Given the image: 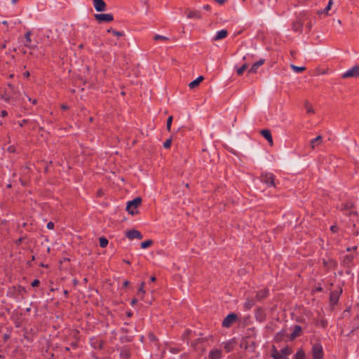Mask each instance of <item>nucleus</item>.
Wrapping results in <instances>:
<instances>
[{
  "mask_svg": "<svg viewBox=\"0 0 359 359\" xmlns=\"http://www.w3.org/2000/svg\"><path fill=\"white\" fill-rule=\"evenodd\" d=\"M332 4H333V0H329V2H328L327 5L330 6L332 7Z\"/></svg>",
  "mask_w": 359,
  "mask_h": 359,
  "instance_id": "0e129e2a",
  "label": "nucleus"
},
{
  "mask_svg": "<svg viewBox=\"0 0 359 359\" xmlns=\"http://www.w3.org/2000/svg\"><path fill=\"white\" fill-rule=\"evenodd\" d=\"M128 285H129V281L128 280H125L124 283H123V286L124 287H127Z\"/></svg>",
  "mask_w": 359,
  "mask_h": 359,
  "instance_id": "bf43d9fd",
  "label": "nucleus"
},
{
  "mask_svg": "<svg viewBox=\"0 0 359 359\" xmlns=\"http://www.w3.org/2000/svg\"><path fill=\"white\" fill-rule=\"evenodd\" d=\"M330 230L333 232V233H335L337 230H338V227L336 226V225H333L330 227Z\"/></svg>",
  "mask_w": 359,
  "mask_h": 359,
  "instance_id": "c03bdc74",
  "label": "nucleus"
},
{
  "mask_svg": "<svg viewBox=\"0 0 359 359\" xmlns=\"http://www.w3.org/2000/svg\"><path fill=\"white\" fill-rule=\"evenodd\" d=\"M100 241V245L101 248H105L108 245V240L104 237H101L99 239Z\"/></svg>",
  "mask_w": 359,
  "mask_h": 359,
  "instance_id": "c85d7f7f",
  "label": "nucleus"
},
{
  "mask_svg": "<svg viewBox=\"0 0 359 359\" xmlns=\"http://www.w3.org/2000/svg\"><path fill=\"white\" fill-rule=\"evenodd\" d=\"M255 317L259 322H262L266 319V315L262 309H257Z\"/></svg>",
  "mask_w": 359,
  "mask_h": 359,
  "instance_id": "dca6fc26",
  "label": "nucleus"
},
{
  "mask_svg": "<svg viewBox=\"0 0 359 359\" xmlns=\"http://www.w3.org/2000/svg\"><path fill=\"white\" fill-rule=\"evenodd\" d=\"M186 12L187 13V18L189 19H191V18L201 19V15L199 11L187 9Z\"/></svg>",
  "mask_w": 359,
  "mask_h": 359,
  "instance_id": "9b49d317",
  "label": "nucleus"
},
{
  "mask_svg": "<svg viewBox=\"0 0 359 359\" xmlns=\"http://www.w3.org/2000/svg\"><path fill=\"white\" fill-rule=\"evenodd\" d=\"M255 300L252 298H247L244 303V307L245 309L249 310L255 305Z\"/></svg>",
  "mask_w": 359,
  "mask_h": 359,
  "instance_id": "5701e85b",
  "label": "nucleus"
},
{
  "mask_svg": "<svg viewBox=\"0 0 359 359\" xmlns=\"http://www.w3.org/2000/svg\"><path fill=\"white\" fill-rule=\"evenodd\" d=\"M203 8L206 11H209L210 9V6L209 5H205L203 6Z\"/></svg>",
  "mask_w": 359,
  "mask_h": 359,
  "instance_id": "13d9d810",
  "label": "nucleus"
},
{
  "mask_svg": "<svg viewBox=\"0 0 359 359\" xmlns=\"http://www.w3.org/2000/svg\"><path fill=\"white\" fill-rule=\"evenodd\" d=\"M31 31H28L26 32L25 37L27 41V43L25 44V46L29 48H34L36 47V46H32L30 44L31 42Z\"/></svg>",
  "mask_w": 359,
  "mask_h": 359,
  "instance_id": "4be33fe9",
  "label": "nucleus"
},
{
  "mask_svg": "<svg viewBox=\"0 0 359 359\" xmlns=\"http://www.w3.org/2000/svg\"><path fill=\"white\" fill-rule=\"evenodd\" d=\"M353 208V205L350 203V205L347 204L345 205L346 209H351Z\"/></svg>",
  "mask_w": 359,
  "mask_h": 359,
  "instance_id": "864d4df0",
  "label": "nucleus"
},
{
  "mask_svg": "<svg viewBox=\"0 0 359 359\" xmlns=\"http://www.w3.org/2000/svg\"><path fill=\"white\" fill-rule=\"evenodd\" d=\"M7 114H7V112H6L5 110L1 111V116H2L3 117H4V116H7Z\"/></svg>",
  "mask_w": 359,
  "mask_h": 359,
  "instance_id": "4d7b16f0",
  "label": "nucleus"
},
{
  "mask_svg": "<svg viewBox=\"0 0 359 359\" xmlns=\"http://www.w3.org/2000/svg\"><path fill=\"white\" fill-rule=\"evenodd\" d=\"M264 59H260L259 61L255 62L252 65L250 69L249 70V72L255 73L257 72V68L262 65L264 63Z\"/></svg>",
  "mask_w": 359,
  "mask_h": 359,
  "instance_id": "f3484780",
  "label": "nucleus"
},
{
  "mask_svg": "<svg viewBox=\"0 0 359 359\" xmlns=\"http://www.w3.org/2000/svg\"><path fill=\"white\" fill-rule=\"evenodd\" d=\"M0 99L4 100L6 102H10L11 100L15 99V97H11L7 91H5L4 93L0 95ZM17 98L15 97V100Z\"/></svg>",
  "mask_w": 359,
  "mask_h": 359,
  "instance_id": "b1692460",
  "label": "nucleus"
},
{
  "mask_svg": "<svg viewBox=\"0 0 359 359\" xmlns=\"http://www.w3.org/2000/svg\"><path fill=\"white\" fill-rule=\"evenodd\" d=\"M104 194V192L102 189H99L97 192V196H102Z\"/></svg>",
  "mask_w": 359,
  "mask_h": 359,
  "instance_id": "49530a36",
  "label": "nucleus"
},
{
  "mask_svg": "<svg viewBox=\"0 0 359 359\" xmlns=\"http://www.w3.org/2000/svg\"><path fill=\"white\" fill-rule=\"evenodd\" d=\"M112 34L117 36H123V34L122 32H120L118 31L113 30Z\"/></svg>",
  "mask_w": 359,
  "mask_h": 359,
  "instance_id": "a19ab883",
  "label": "nucleus"
},
{
  "mask_svg": "<svg viewBox=\"0 0 359 359\" xmlns=\"http://www.w3.org/2000/svg\"><path fill=\"white\" fill-rule=\"evenodd\" d=\"M132 315H133V313H132V312H130V311H129V312H128V313H127V316H128V317H131V316H132Z\"/></svg>",
  "mask_w": 359,
  "mask_h": 359,
  "instance_id": "774afa93",
  "label": "nucleus"
},
{
  "mask_svg": "<svg viewBox=\"0 0 359 359\" xmlns=\"http://www.w3.org/2000/svg\"><path fill=\"white\" fill-rule=\"evenodd\" d=\"M261 180L263 182L266 184H270L273 187L275 186L274 177L271 174L262 175Z\"/></svg>",
  "mask_w": 359,
  "mask_h": 359,
  "instance_id": "9d476101",
  "label": "nucleus"
},
{
  "mask_svg": "<svg viewBox=\"0 0 359 359\" xmlns=\"http://www.w3.org/2000/svg\"><path fill=\"white\" fill-rule=\"evenodd\" d=\"M22 240H23V238H20L18 239V240L16 241V244H17V245H20V244L22 243Z\"/></svg>",
  "mask_w": 359,
  "mask_h": 359,
  "instance_id": "5fc2aeb1",
  "label": "nucleus"
},
{
  "mask_svg": "<svg viewBox=\"0 0 359 359\" xmlns=\"http://www.w3.org/2000/svg\"><path fill=\"white\" fill-rule=\"evenodd\" d=\"M94 18L99 23L110 22L114 20V16L111 13H97L94 15Z\"/></svg>",
  "mask_w": 359,
  "mask_h": 359,
  "instance_id": "f03ea898",
  "label": "nucleus"
},
{
  "mask_svg": "<svg viewBox=\"0 0 359 359\" xmlns=\"http://www.w3.org/2000/svg\"><path fill=\"white\" fill-rule=\"evenodd\" d=\"M28 100H29V101H32V103H33L34 104H35L37 102V100H32L30 97H29V98H28Z\"/></svg>",
  "mask_w": 359,
  "mask_h": 359,
  "instance_id": "680f3d73",
  "label": "nucleus"
},
{
  "mask_svg": "<svg viewBox=\"0 0 359 359\" xmlns=\"http://www.w3.org/2000/svg\"><path fill=\"white\" fill-rule=\"evenodd\" d=\"M93 6L97 12H104L107 9V4L104 0H93Z\"/></svg>",
  "mask_w": 359,
  "mask_h": 359,
  "instance_id": "0eeeda50",
  "label": "nucleus"
},
{
  "mask_svg": "<svg viewBox=\"0 0 359 359\" xmlns=\"http://www.w3.org/2000/svg\"><path fill=\"white\" fill-rule=\"evenodd\" d=\"M137 299L134 298L131 301V305L134 306V305H135L137 304Z\"/></svg>",
  "mask_w": 359,
  "mask_h": 359,
  "instance_id": "603ef678",
  "label": "nucleus"
},
{
  "mask_svg": "<svg viewBox=\"0 0 359 359\" xmlns=\"http://www.w3.org/2000/svg\"><path fill=\"white\" fill-rule=\"evenodd\" d=\"M269 290L266 289L260 290L257 292L256 298L258 300H262L263 299L266 298L268 295Z\"/></svg>",
  "mask_w": 359,
  "mask_h": 359,
  "instance_id": "6ab92c4d",
  "label": "nucleus"
},
{
  "mask_svg": "<svg viewBox=\"0 0 359 359\" xmlns=\"http://www.w3.org/2000/svg\"><path fill=\"white\" fill-rule=\"evenodd\" d=\"M172 119L173 118L172 116H170L167 119L166 128L168 131H170Z\"/></svg>",
  "mask_w": 359,
  "mask_h": 359,
  "instance_id": "7c9ffc66",
  "label": "nucleus"
},
{
  "mask_svg": "<svg viewBox=\"0 0 359 359\" xmlns=\"http://www.w3.org/2000/svg\"><path fill=\"white\" fill-rule=\"evenodd\" d=\"M294 359H305V353L302 349H299L297 352Z\"/></svg>",
  "mask_w": 359,
  "mask_h": 359,
  "instance_id": "a878e982",
  "label": "nucleus"
},
{
  "mask_svg": "<svg viewBox=\"0 0 359 359\" xmlns=\"http://www.w3.org/2000/svg\"><path fill=\"white\" fill-rule=\"evenodd\" d=\"M313 359H322L323 355V348L320 344H315L312 348Z\"/></svg>",
  "mask_w": 359,
  "mask_h": 359,
  "instance_id": "39448f33",
  "label": "nucleus"
},
{
  "mask_svg": "<svg viewBox=\"0 0 359 359\" xmlns=\"http://www.w3.org/2000/svg\"><path fill=\"white\" fill-rule=\"evenodd\" d=\"M215 1L220 5L224 4L226 1V0H215Z\"/></svg>",
  "mask_w": 359,
  "mask_h": 359,
  "instance_id": "09e8293b",
  "label": "nucleus"
},
{
  "mask_svg": "<svg viewBox=\"0 0 359 359\" xmlns=\"http://www.w3.org/2000/svg\"><path fill=\"white\" fill-rule=\"evenodd\" d=\"M47 228L48 229H53L54 228V223L52 222H49L48 224H47Z\"/></svg>",
  "mask_w": 359,
  "mask_h": 359,
  "instance_id": "79ce46f5",
  "label": "nucleus"
},
{
  "mask_svg": "<svg viewBox=\"0 0 359 359\" xmlns=\"http://www.w3.org/2000/svg\"><path fill=\"white\" fill-rule=\"evenodd\" d=\"M330 9H331V6L327 5L323 11H318V14L320 15V14L324 13L325 15H328V12Z\"/></svg>",
  "mask_w": 359,
  "mask_h": 359,
  "instance_id": "473e14b6",
  "label": "nucleus"
},
{
  "mask_svg": "<svg viewBox=\"0 0 359 359\" xmlns=\"http://www.w3.org/2000/svg\"><path fill=\"white\" fill-rule=\"evenodd\" d=\"M291 353V351L288 348H285L281 350L280 352H278L276 349H273L272 353V357L273 359H288L287 355Z\"/></svg>",
  "mask_w": 359,
  "mask_h": 359,
  "instance_id": "7ed1b4c3",
  "label": "nucleus"
},
{
  "mask_svg": "<svg viewBox=\"0 0 359 359\" xmlns=\"http://www.w3.org/2000/svg\"><path fill=\"white\" fill-rule=\"evenodd\" d=\"M227 34H228V32L226 30H225V29L221 30L217 33L216 36L214 38V40L219 41L220 39H222L225 38L227 36Z\"/></svg>",
  "mask_w": 359,
  "mask_h": 359,
  "instance_id": "412c9836",
  "label": "nucleus"
},
{
  "mask_svg": "<svg viewBox=\"0 0 359 359\" xmlns=\"http://www.w3.org/2000/svg\"><path fill=\"white\" fill-rule=\"evenodd\" d=\"M154 39L156 40V41H157V40L167 41V40H168V38L166 37V36H161V35L157 34V35H156L154 36Z\"/></svg>",
  "mask_w": 359,
  "mask_h": 359,
  "instance_id": "72a5a7b5",
  "label": "nucleus"
},
{
  "mask_svg": "<svg viewBox=\"0 0 359 359\" xmlns=\"http://www.w3.org/2000/svg\"><path fill=\"white\" fill-rule=\"evenodd\" d=\"M305 105L308 113H313L314 111L313 109L312 106L310 104L306 102Z\"/></svg>",
  "mask_w": 359,
  "mask_h": 359,
  "instance_id": "e433bc0d",
  "label": "nucleus"
},
{
  "mask_svg": "<svg viewBox=\"0 0 359 359\" xmlns=\"http://www.w3.org/2000/svg\"><path fill=\"white\" fill-rule=\"evenodd\" d=\"M150 280H151V282H155L156 281V277L155 276H151L150 278Z\"/></svg>",
  "mask_w": 359,
  "mask_h": 359,
  "instance_id": "e2e57ef3",
  "label": "nucleus"
},
{
  "mask_svg": "<svg viewBox=\"0 0 359 359\" xmlns=\"http://www.w3.org/2000/svg\"><path fill=\"white\" fill-rule=\"evenodd\" d=\"M40 282L38 279H35L31 284L32 287H37L39 286Z\"/></svg>",
  "mask_w": 359,
  "mask_h": 359,
  "instance_id": "ea45409f",
  "label": "nucleus"
},
{
  "mask_svg": "<svg viewBox=\"0 0 359 359\" xmlns=\"http://www.w3.org/2000/svg\"><path fill=\"white\" fill-rule=\"evenodd\" d=\"M141 203L142 198L140 197H136L133 200L130 201L127 203L126 210L128 212L129 214L132 215L137 214L138 212L135 210H130V207H133V208L136 209L141 205Z\"/></svg>",
  "mask_w": 359,
  "mask_h": 359,
  "instance_id": "f257e3e1",
  "label": "nucleus"
},
{
  "mask_svg": "<svg viewBox=\"0 0 359 359\" xmlns=\"http://www.w3.org/2000/svg\"><path fill=\"white\" fill-rule=\"evenodd\" d=\"M248 64H244L241 67L237 69V74L239 76L241 75L243 73V72L248 68Z\"/></svg>",
  "mask_w": 359,
  "mask_h": 359,
  "instance_id": "2f4dec72",
  "label": "nucleus"
},
{
  "mask_svg": "<svg viewBox=\"0 0 359 359\" xmlns=\"http://www.w3.org/2000/svg\"><path fill=\"white\" fill-rule=\"evenodd\" d=\"M153 244L152 240H147L142 243H141V248H147L150 247Z\"/></svg>",
  "mask_w": 359,
  "mask_h": 359,
  "instance_id": "bb28decb",
  "label": "nucleus"
},
{
  "mask_svg": "<svg viewBox=\"0 0 359 359\" xmlns=\"http://www.w3.org/2000/svg\"><path fill=\"white\" fill-rule=\"evenodd\" d=\"M125 339H126V341H130L131 340V339H132V337H131V336H127V335H126V336L125 337Z\"/></svg>",
  "mask_w": 359,
  "mask_h": 359,
  "instance_id": "6e6d98bb",
  "label": "nucleus"
},
{
  "mask_svg": "<svg viewBox=\"0 0 359 359\" xmlns=\"http://www.w3.org/2000/svg\"><path fill=\"white\" fill-rule=\"evenodd\" d=\"M290 67L296 72H302L306 69L304 67H297L294 65H291Z\"/></svg>",
  "mask_w": 359,
  "mask_h": 359,
  "instance_id": "c756f323",
  "label": "nucleus"
},
{
  "mask_svg": "<svg viewBox=\"0 0 359 359\" xmlns=\"http://www.w3.org/2000/svg\"><path fill=\"white\" fill-rule=\"evenodd\" d=\"M322 136L318 135L316 138L311 140V147L314 149L316 146L319 145L322 143Z\"/></svg>",
  "mask_w": 359,
  "mask_h": 359,
  "instance_id": "aec40b11",
  "label": "nucleus"
},
{
  "mask_svg": "<svg viewBox=\"0 0 359 359\" xmlns=\"http://www.w3.org/2000/svg\"><path fill=\"white\" fill-rule=\"evenodd\" d=\"M358 249V247L355 245V246H353L352 248H348L346 249V250L348 252V251H351V250H353L354 252H355V255H356V250Z\"/></svg>",
  "mask_w": 359,
  "mask_h": 359,
  "instance_id": "37998d69",
  "label": "nucleus"
},
{
  "mask_svg": "<svg viewBox=\"0 0 359 359\" xmlns=\"http://www.w3.org/2000/svg\"><path fill=\"white\" fill-rule=\"evenodd\" d=\"M342 292V289L339 288L338 290L332 291L330 295V301L332 304H336L338 302L339 295Z\"/></svg>",
  "mask_w": 359,
  "mask_h": 359,
  "instance_id": "1a4fd4ad",
  "label": "nucleus"
},
{
  "mask_svg": "<svg viewBox=\"0 0 359 359\" xmlns=\"http://www.w3.org/2000/svg\"><path fill=\"white\" fill-rule=\"evenodd\" d=\"M29 75H30V74H29V72H25V73H24V76H25V77H29Z\"/></svg>",
  "mask_w": 359,
  "mask_h": 359,
  "instance_id": "052dcab7",
  "label": "nucleus"
},
{
  "mask_svg": "<svg viewBox=\"0 0 359 359\" xmlns=\"http://www.w3.org/2000/svg\"><path fill=\"white\" fill-rule=\"evenodd\" d=\"M222 351L219 349L212 350L209 354V359H219Z\"/></svg>",
  "mask_w": 359,
  "mask_h": 359,
  "instance_id": "a211bd4d",
  "label": "nucleus"
},
{
  "mask_svg": "<svg viewBox=\"0 0 359 359\" xmlns=\"http://www.w3.org/2000/svg\"><path fill=\"white\" fill-rule=\"evenodd\" d=\"M149 339H150L151 340H153V341H154V340H156V337H155L152 333L149 334Z\"/></svg>",
  "mask_w": 359,
  "mask_h": 359,
  "instance_id": "8fccbe9b",
  "label": "nucleus"
},
{
  "mask_svg": "<svg viewBox=\"0 0 359 359\" xmlns=\"http://www.w3.org/2000/svg\"><path fill=\"white\" fill-rule=\"evenodd\" d=\"M359 76V67L355 66L352 69L348 70L345 73L343 74L342 78H349Z\"/></svg>",
  "mask_w": 359,
  "mask_h": 359,
  "instance_id": "6e6552de",
  "label": "nucleus"
},
{
  "mask_svg": "<svg viewBox=\"0 0 359 359\" xmlns=\"http://www.w3.org/2000/svg\"><path fill=\"white\" fill-rule=\"evenodd\" d=\"M171 143H172V139L170 138V139H168L164 143H163V147L165 149H168L171 146Z\"/></svg>",
  "mask_w": 359,
  "mask_h": 359,
  "instance_id": "f704fd0d",
  "label": "nucleus"
},
{
  "mask_svg": "<svg viewBox=\"0 0 359 359\" xmlns=\"http://www.w3.org/2000/svg\"><path fill=\"white\" fill-rule=\"evenodd\" d=\"M354 258L353 255H347L344 257L343 263L345 266H349Z\"/></svg>",
  "mask_w": 359,
  "mask_h": 359,
  "instance_id": "393cba45",
  "label": "nucleus"
},
{
  "mask_svg": "<svg viewBox=\"0 0 359 359\" xmlns=\"http://www.w3.org/2000/svg\"><path fill=\"white\" fill-rule=\"evenodd\" d=\"M302 333V327L299 325H295L293 332L290 334V340L294 339L296 337L299 336Z\"/></svg>",
  "mask_w": 359,
  "mask_h": 359,
  "instance_id": "ddd939ff",
  "label": "nucleus"
},
{
  "mask_svg": "<svg viewBox=\"0 0 359 359\" xmlns=\"http://www.w3.org/2000/svg\"><path fill=\"white\" fill-rule=\"evenodd\" d=\"M302 27V25L300 22H296L293 25L294 30L299 31Z\"/></svg>",
  "mask_w": 359,
  "mask_h": 359,
  "instance_id": "c9c22d12",
  "label": "nucleus"
},
{
  "mask_svg": "<svg viewBox=\"0 0 359 359\" xmlns=\"http://www.w3.org/2000/svg\"><path fill=\"white\" fill-rule=\"evenodd\" d=\"M27 123V120H23V121H22V122L20 124V126L21 127H22V126H23V124H25V123Z\"/></svg>",
  "mask_w": 359,
  "mask_h": 359,
  "instance_id": "69168bd1",
  "label": "nucleus"
},
{
  "mask_svg": "<svg viewBox=\"0 0 359 359\" xmlns=\"http://www.w3.org/2000/svg\"><path fill=\"white\" fill-rule=\"evenodd\" d=\"M8 87L11 89V91L13 92V93H20V90H15L14 89V87L11 84V83H8Z\"/></svg>",
  "mask_w": 359,
  "mask_h": 359,
  "instance_id": "58836bf2",
  "label": "nucleus"
},
{
  "mask_svg": "<svg viewBox=\"0 0 359 359\" xmlns=\"http://www.w3.org/2000/svg\"><path fill=\"white\" fill-rule=\"evenodd\" d=\"M237 319V315L235 313L229 314L223 320L222 326L224 327H230Z\"/></svg>",
  "mask_w": 359,
  "mask_h": 359,
  "instance_id": "423d86ee",
  "label": "nucleus"
},
{
  "mask_svg": "<svg viewBox=\"0 0 359 359\" xmlns=\"http://www.w3.org/2000/svg\"><path fill=\"white\" fill-rule=\"evenodd\" d=\"M260 134L268 140L271 145L273 144V139L271 131L268 129H264L260 131Z\"/></svg>",
  "mask_w": 359,
  "mask_h": 359,
  "instance_id": "f8f14e48",
  "label": "nucleus"
},
{
  "mask_svg": "<svg viewBox=\"0 0 359 359\" xmlns=\"http://www.w3.org/2000/svg\"><path fill=\"white\" fill-rule=\"evenodd\" d=\"M61 109H64V110L68 109L69 107L67 104H63L61 105Z\"/></svg>",
  "mask_w": 359,
  "mask_h": 359,
  "instance_id": "3c124183",
  "label": "nucleus"
},
{
  "mask_svg": "<svg viewBox=\"0 0 359 359\" xmlns=\"http://www.w3.org/2000/svg\"><path fill=\"white\" fill-rule=\"evenodd\" d=\"M144 282H142L137 291V294H141L142 299L143 298V295L145 294V290L144 289Z\"/></svg>",
  "mask_w": 359,
  "mask_h": 359,
  "instance_id": "cd10ccee",
  "label": "nucleus"
},
{
  "mask_svg": "<svg viewBox=\"0 0 359 359\" xmlns=\"http://www.w3.org/2000/svg\"><path fill=\"white\" fill-rule=\"evenodd\" d=\"M8 151L11 153H13L15 152V148L14 146H10L8 148Z\"/></svg>",
  "mask_w": 359,
  "mask_h": 359,
  "instance_id": "a18cd8bd",
  "label": "nucleus"
},
{
  "mask_svg": "<svg viewBox=\"0 0 359 359\" xmlns=\"http://www.w3.org/2000/svg\"><path fill=\"white\" fill-rule=\"evenodd\" d=\"M323 265L327 269L334 268L337 266V262L331 259L327 260L323 259Z\"/></svg>",
  "mask_w": 359,
  "mask_h": 359,
  "instance_id": "4468645a",
  "label": "nucleus"
},
{
  "mask_svg": "<svg viewBox=\"0 0 359 359\" xmlns=\"http://www.w3.org/2000/svg\"><path fill=\"white\" fill-rule=\"evenodd\" d=\"M349 215L351 216V215L357 216V211L352 210L350 211Z\"/></svg>",
  "mask_w": 359,
  "mask_h": 359,
  "instance_id": "de8ad7c7",
  "label": "nucleus"
},
{
  "mask_svg": "<svg viewBox=\"0 0 359 359\" xmlns=\"http://www.w3.org/2000/svg\"><path fill=\"white\" fill-rule=\"evenodd\" d=\"M316 71L318 72V73L319 74H325L328 72V69H316Z\"/></svg>",
  "mask_w": 359,
  "mask_h": 359,
  "instance_id": "4c0bfd02",
  "label": "nucleus"
},
{
  "mask_svg": "<svg viewBox=\"0 0 359 359\" xmlns=\"http://www.w3.org/2000/svg\"><path fill=\"white\" fill-rule=\"evenodd\" d=\"M126 236L130 241L133 239L141 240L143 238L140 231L135 229H130L126 232Z\"/></svg>",
  "mask_w": 359,
  "mask_h": 359,
  "instance_id": "20e7f679",
  "label": "nucleus"
},
{
  "mask_svg": "<svg viewBox=\"0 0 359 359\" xmlns=\"http://www.w3.org/2000/svg\"><path fill=\"white\" fill-rule=\"evenodd\" d=\"M170 351H172L173 353H177V352H178V350L175 349V348H170Z\"/></svg>",
  "mask_w": 359,
  "mask_h": 359,
  "instance_id": "338daca9",
  "label": "nucleus"
},
{
  "mask_svg": "<svg viewBox=\"0 0 359 359\" xmlns=\"http://www.w3.org/2000/svg\"><path fill=\"white\" fill-rule=\"evenodd\" d=\"M203 80H204V77L203 76H200L196 79L190 82L189 83V87L191 89H194V88H196L200 84V83L202 82Z\"/></svg>",
  "mask_w": 359,
  "mask_h": 359,
  "instance_id": "2eb2a0df",
  "label": "nucleus"
}]
</instances>
